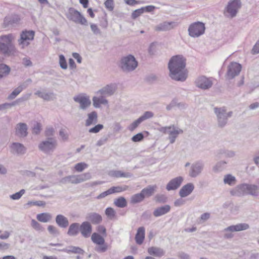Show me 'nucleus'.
Returning a JSON list of instances; mask_svg holds the SVG:
<instances>
[{"instance_id":"5","label":"nucleus","mask_w":259,"mask_h":259,"mask_svg":"<svg viewBox=\"0 0 259 259\" xmlns=\"http://www.w3.org/2000/svg\"><path fill=\"white\" fill-rule=\"evenodd\" d=\"M138 65L135 58L132 55L124 57L121 60V68L125 71H131L135 69Z\"/></svg>"},{"instance_id":"6","label":"nucleus","mask_w":259,"mask_h":259,"mask_svg":"<svg viewBox=\"0 0 259 259\" xmlns=\"http://www.w3.org/2000/svg\"><path fill=\"white\" fill-rule=\"evenodd\" d=\"M92 241L99 245L96 247V250L100 252H105L108 249V245L105 243V240L103 237L97 233H94L91 237Z\"/></svg>"},{"instance_id":"41","label":"nucleus","mask_w":259,"mask_h":259,"mask_svg":"<svg viewBox=\"0 0 259 259\" xmlns=\"http://www.w3.org/2000/svg\"><path fill=\"white\" fill-rule=\"evenodd\" d=\"M27 205L29 206H44L46 205V202L43 201H29L27 203Z\"/></svg>"},{"instance_id":"31","label":"nucleus","mask_w":259,"mask_h":259,"mask_svg":"<svg viewBox=\"0 0 259 259\" xmlns=\"http://www.w3.org/2000/svg\"><path fill=\"white\" fill-rule=\"evenodd\" d=\"M10 71V68L6 65L0 64V78L7 75Z\"/></svg>"},{"instance_id":"21","label":"nucleus","mask_w":259,"mask_h":259,"mask_svg":"<svg viewBox=\"0 0 259 259\" xmlns=\"http://www.w3.org/2000/svg\"><path fill=\"white\" fill-rule=\"evenodd\" d=\"M56 221L57 224L61 227L66 228L68 225V221L64 216L59 214L56 217Z\"/></svg>"},{"instance_id":"62","label":"nucleus","mask_w":259,"mask_h":259,"mask_svg":"<svg viewBox=\"0 0 259 259\" xmlns=\"http://www.w3.org/2000/svg\"><path fill=\"white\" fill-rule=\"evenodd\" d=\"M125 2L127 5L131 6H134L140 3L139 2L136 0H125Z\"/></svg>"},{"instance_id":"56","label":"nucleus","mask_w":259,"mask_h":259,"mask_svg":"<svg viewBox=\"0 0 259 259\" xmlns=\"http://www.w3.org/2000/svg\"><path fill=\"white\" fill-rule=\"evenodd\" d=\"M228 207H229L230 211L232 213H235L238 209V207L233 203H230L228 205Z\"/></svg>"},{"instance_id":"59","label":"nucleus","mask_w":259,"mask_h":259,"mask_svg":"<svg viewBox=\"0 0 259 259\" xmlns=\"http://www.w3.org/2000/svg\"><path fill=\"white\" fill-rule=\"evenodd\" d=\"M171 128H172L171 126L162 127L159 129V131L163 133V134H166V133L169 134L168 131H169V130H170L171 129Z\"/></svg>"},{"instance_id":"32","label":"nucleus","mask_w":259,"mask_h":259,"mask_svg":"<svg viewBox=\"0 0 259 259\" xmlns=\"http://www.w3.org/2000/svg\"><path fill=\"white\" fill-rule=\"evenodd\" d=\"M202 167L199 164H195L192 167L191 171L190 172V175L192 177L197 176L201 171Z\"/></svg>"},{"instance_id":"13","label":"nucleus","mask_w":259,"mask_h":259,"mask_svg":"<svg viewBox=\"0 0 259 259\" xmlns=\"http://www.w3.org/2000/svg\"><path fill=\"white\" fill-rule=\"evenodd\" d=\"M196 84L200 88L207 89L211 87L212 83L210 79L204 76H201L197 79Z\"/></svg>"},{"instance_id":"38","label":"nucleus","mask_w":259,"mask_h":259,"mask_svg":"<svg viewBox=\"0 0 259 259\" xmlns=\"http://www.w3.org/2000/svg\"><path fill=\"white\" fill-rule=\"evenodd\" d=\"M144 198V196L143 195L142 192L140 193L133 195L131 198V202L136 203L141 202Z\"/></svg>"},{"instance_id":"25","label":"nucleus","mask_w":259,"mask_h":259,"mask_svg":"<svg viewBox=\"0 0 259 259\" xmlns=\"http://www.w3.org/2000/svg\"><path fill=\"white\" fill-rule=\"evenodd\" d=\"M172 128L170 130H169V134L170 135V142L171 143H174L175 141V138L180 133H183V131L180 129H177L175 127L172 125L171 126Z\"/></svg>"},{"instance_id":"60","label":"nucleus","mask_w":259,"mask_h":259,"mask_svg":"<svg viewBox=\"0 0 259 259\" xmlns=\"http://www.w3.org/2000/svg\"><path fill=\"white\" fill-rule=\"evenodd\" d=\"M40 127H41V126H40V124L37 123L36 125L33 127V128L32 130L33 133H34L36 134H37L38 133H39L40 131V129H41Z\"/></svg>"},{"instance_id":"53","label":"nucleus","mask_w":259,"mask_h":259,"mask_svg":"<svg viewBox=\"0 0 259 259\" xmlns=\"http://www.w3.org/2000/svg\"><path fill=\"white\" fill-rule=\"evenodd\" d=\"M259 53V39L255 44L251 50V54L253 55Z\"/></svg>"},{"instance_id":"36","label":"nucleus","mask_w":259,"mask_h":259,"mask_svg":"<svg viewBox=\"0 0 259 259\" xmlns=\"http://www.w3.org/2000/svg\"><path fill=\"white\" fill-rule=\"evenodd\" d=\"M156 188V186H150L144 189L141 192L145 197H149L152 195Z\"/></svg>"},{"instance_id":"16","label":"nucleus","mask_w":259,"mask_h":259,"mask_svg":"<svg viewBox=\"0 0 259 259\" xmlns=\"http://www.w3.org/2000/svg\"><path fill=\"white\" fill-rule=\"evenodd\" d=\"M92 230V226L90 223L88 222L82 223L80 226V232L85 237H88L90 236Z\"/></svg>"},{"instance_id":"57","label":"nucleus","mask_w":259,"mask_h":259,"mask_svg":"<svg viewBox=\"0 0 259 259\" xmlns=\"http://www.w3.org/2000/svg\"><path fill=\"white\" fill-rule=\"evenodd\" d=\"M48 230L49 232L52 234H56L58 233L56 227L52 225L48 226Z\"/></svg>"},{"instance_id":"63","label":"nucleus","mask_w":259,"mask_h":259,"mask_svg":"<svg viewBox=\"0 0 259 259\" xmlns=\"http://www.w3.org/2000/svg\"><path fill=\"white\" fill-rule=\"evenodd\" d=\"M72 56L74 57V58L75 59L77 60L78 63H81V57L79 55V54H78L77 53H73Z\"/></svg>"},{"instance_id":"55","label":"nucleus","mask_w":259,"mask_h":259,"mask_svg":"<svg viewBox=\"0 0 259 259\" xmlns=\"http://www.w3.org/2000/svg\"><path fill=\"white\" fill-rule=\"evenodd\" d=\"M97 230L99 233L102 234L104 236H106V229L104 226L102 225L98 226Z\"/></svg>"},{"instance_id":"12","label":"nucleus","mask_w":259,"mask_h":259,"mask_svg":"<svg viewBox=\"0 0 259 259\" xmlns=\"http://www.w3.org/2000/svg\"><path fill=\"white\" fill-rule=\"evenodd\" d=\"M74 100L80 104L82 109H85L90 106L91 104L90 98L83 94H80L74 97Z\"/></svg>"},{"instance_id":"18","label":"nucleus","mask_w":259,"mask_h":259,"mask_svg":"<svg viewBox=\"0 0 259 259\" xmlns=\"http://www.w3.org/2000/svg\"><path fill=\"white\" fill-rule=\"evenodd\" d=\"M27 126L25 123H19L17 125L16 128V134L21 137H25L27 134Z\"/></svg>"},{"instance_id":"30","label":"nucleus","mask_w":259,"mask_h":259,"mask_svg":"<svg viewBox=\"0 0 259 259\" xmlns=\"http://www.w3.org/2000/svg\"><path fill=\"white\" fill-rule=\"evenodd\" d=\"M63 251H65L68 253H78V254H83V250L79 247H75V246H70L68 249H64L62 250Z\"/></svg>"},{"instance_id":"33","label":"nucleus","mask_w":259,"mask_h":259,"mask_svg":"<svg viewBox=\"0 0 259 259\" xmlns=\"http://www.w3.org/2000/svg\"><path fill=\"white\" fill-rule=\"evenodd\" d=\"M12 148L18 153H23L25 151V147L19 143H13L12 145Z\"/></svg>"},{"instance_id":"47","label":"nucleus","mask_w":259,"mask_h":259,"mask_svg":"<svg viewBox=\"0 0 259 259\" xmlns=\"http://www.w3.org/2000/svg\"><path fill=\"white\" fill-rule=\"evenodd\" d=\"M237 183L236 178L230 174H228V185L230 186L235 185Z\"/></svg>"},{"instance_id":"20","label":"nucleus","mask_w":259,"mask_h":259,"mask_svg":"<svg viewBox=\"0 0 259 259\" xmlns=\"http://www.w3.org/2000/svg\"><path fill=\"white\" fill-rule=\"evenodd\" d=\"M88 175L87 174H85L79 176H69L67 178L69 179V181L71 183L77 184L85 181L87 179V176Z\"/></svg>"},{"instance_id":"50","label":"nucleus","mask_w":259,"mask_h":259,"mask_svg":"<svg viewBox=\"0 0 259 259\" xmlns=\"http://www.w3.org/2000/svg\"><path fill=\"white\" fill-rule=\"evenodd\" d=\"M144 139L143 135L142 133H138L136 135L134 136L132 140L134 142H138L141 141Z\"/></svg>"},{"instance_id":"40","label":"nucleus","mask_w":259,"mask_h":259,"mask_svg":"<svg viewBox=\"0 0 259 259\" xmlns=\"http://www.w3.org/2000/svg\"><path fill=\"white\" fill-rule=\"evenodd\" d=\"M106 215L110 219H113L115 216V211L113 208L108 207L105 210Z\"/></svg>"},{"instance_id":"44","label":"nucleus","mask_w":259,"mask_h":259,"mask_svg":"<svg viewBox=\"0 0 259 259\" xmlns=\"http://www.w3.org/2000/svg\"><path fill=\"white\" fill-rule=\"evenodd\" d=\"M23 88L22 86H19L9 96V98L13 99L15 98L22 91Z\"/></svg>"},{"instance_id":"27","label":"nucleus","mask_w":259,"mask_h":259,"mask_svg":"<svg viewBox=\"0 0 259 259\" xmlns=\"http://www.w3.org/2000/svg\"><path fill=\"white\" fill-rule=\"evenodd\" d=\"M52 218L51 215L49 213H41L38 214L36 216L37 220L43 223H46L51 220Z\"/></svg>"},{"instance_id":"17","label":"nucleus","mask_w":259,"mask_h":259,"mask_svg":"<svg viewBox=\"0 0 259 259\" xmlns=\"http://www.w3.org/2000/svg\"><path fill=\"white\" fill-rule=\"evenodd\" d=\"M249 228V225L246 223H240L236 225L231 226L228 227V231L235 232L246 230Z\"/></svg>"},{"instance_id":"3","label":"nucleus","mask_w":259,"mask_h":259,"mask_svg":"<svg viewBox=\"0 0 259 259\" xmlns=\"http://www.w3.org/2000/svg\"><path fill=\"white\" fill-rule=\"evenodd\" d=\"M14 37L12 34L0 36V54L7 56L14 55L16 49L13 44Z\"/></svg>"},{"instance_id":"43","label":"nucleus","mask_w":259,"mask_h":259,"mask_svg":"<svg viewBox=\"0 0 259 259\" xmlns=\"http://www.w3.org/2000/svg\"><path fill=\"white\" fill-rule=\"evenodd\" d=\"M88 167V165L83 162H80L77 163L75 166L74 168L77 171L80 172L82 171L83 169Z\"/></svg>"},{"instance_id":"58","label":"nucleus","mask_w":259,"mask_h":259,"mask_svg":"<svg viewBox=\"0 0 259 259\" xmlns=\"http://www.w3.org/2000/svg\"><path fill=\"white\" fill-rule=\"evenodd\" d=\"M91 28L94 33L97 34L100 32V30L96 24H92L91 25Z\"/></svg>"},{"instance_id":"15","label":"nucleus","mask_w":259,"mask_h":259,"mask_svg":"<svg viewBox=\"0 0 259 259\" xmlns=\"http://www.w3.org/2000/svg\"><path fill=\"white\" fill-rule=\"evenodd\" d=\"M194 189V186L192 183H188L184 186L179 192L180 195L182 197H185L191 193Z\"/></svg>"},{"instance_id":"4","label":"nucleus","mask_w":259,"mask_h":259,"mask_svg":"<svg viewBox=\"0 0 259 259\" xmlns=\"http://www.w3.org/2000/svg\"><path fill=\"white\" fill-rule=\"evenodd\" d=\"M205 31L204 23L196 22L191 24L188 28L189 34L192 37H198L204 34Z\"/></svg>"},{"instance_id":"2","label":"nucleus","mask_w":259,"mask_h":259,"mask_svg":"<svg viewBox=\"0 0 259 259\" xmlns=\"http://www.w3.org/2000/svg\"><path fill=\"white\" fill-rule=\"evenodd\" d=\"M230 193L232 196H243L249 195L253 197L259 195L258 187L256 184L244 183L237 185L235 188L231 189Z\"/></svg>"},{"instance_id":"10","label":"nucleus","mask_w":259,"mask_h":259,"mask_svg":"<svg viewBox=\"0 0 259 259\" xmlns=\"http://www.w3.org/2000/svg\"><path fill=\"white\" fill-rule=\"evenodd\" d=\"M241 65L236 62H232L228 68V79H231L237 76L241 70Z\"/></svg>"},{"instance_id":"8","label":"nucleus","mask_w":259,"mask_h":259,"mask_svg":"<svg viewBox=\"0 0 259 259\" xmlns=\"http://www.w3.org/2000/svg\"><path fill=\"white\" fill-rule=\"evenodd\" d=\"M34 32L33 31H23L21 34V37L19 40V44L22 48L28 46L30 40L33 39Z\"/></svg>"},{"instance_id":"26","label":"nucleus","mask_w":259,"mask_h":259,"mask_svg":"<svg viewBox=\"0 0 259 259\" xmlns=\"http://www.w3.org/2000/svg\"><path fill=\"white\" fill-rule=\"evenodd\" d=\"M88 219L94 224H99L102 220V217L96 213L90 214L88 217Z\"/></svg>"},{"instance_id":"23","label":"nucleus","mask_w":259,"mask_h":259,"mask_svg":"<svg viewBox=\"0 0 259 259\" xmlns=\"http://www.w3.org/2000/svg\"><path fill=\"white\" fill-rule=\"evenodd\" d=\"M170 210V206L169 205H165L156 209L153 214L155 217H159L168 212Z\"/></svg>"},{"instance_id":"64","label":"nucleus","mask_w":259,"mask_h":259,"mask_svg":"<svg viewBox=\"0 0 259 259\" xmlns=\"http://www.w3.org/2000/svg\"><path fill=\"white\" fill-rule=\"evenodd\" d=\"M54 130L53 128H48L45 131V135L46 136H50L53 134Z\"/></svg>"},{"instance_id":"11","label":"nucleus","mask_w":259,"mask_h":259,"mask_svg":"<svg viewBox=\"0 0 259 259\" xmlns=\"http://www.w3.org/2000/svg\"><path fill=\"white\" fill-rule=\"evenodd\" d=\"M56 141L53 138L48 139L47 141L42 142L39 145V148L40 150L48 152L54 150L56 146Z\"/></svg>"},{"instance_id":"37","label":"nucleus","mask_w":259,"mask_h":259,"mask_svg":"<svg viewBox=\"0 0 259 259\" xmlns=\"http://www.w3.org/2000/svg\"><path fill=\"white\" fill-rule=\"evenodd\" d=\"M171 28V23L164 22L162 24H160L155 28L156 31H166Z\"/></svg>"},{"instance_id":"54","label":"nucleus","mask_w":259,"mask_h":259,"mask_svg":"<svg viewBox=\"0 0 259 259\" xmlns=\"http://www.w3.org/2000/svg\"><path fill=\"white\" fill-rule=\"evenodd\" d=\"M153 116V113L149 111L146 112L143 116L140 117L142 121H143L146 119L152 117Z\"/></svg>"},{"instance_id":"19","label":"nucleus","mask_w":259,"mask_h":259,"mask_svg":"<svg viewBox=\"0 0 259 259\" xmlns=\"http://www.w3.org/2000/svg\"><path fill=\"white\" fill-rule=\"evenodd\" d=\"M145 238V229L144 227H140L136 235L135 239L137 244H141Z\"/></svg>"},{"instance_id":"46","label":"nucleus","mask_w":259,"mask_h":259,"mask_svg":"<svg viewBox=\"0 0 259 259\" xmlns=\"http://www.w3.org/2000/svg\"><path fill=\"white\" fill-rule=\"evenodd\" d=\"M24 193L25 190L22 189L19 192L11 195L10 198L13 200L19 199L24 194Z\"/></svg>"},{"instance_id":"35","label":"nucleus","mask_w":259,"mask_h":259,"mask_svg":"<svg viewBox=\"0 0 259 259\" xmlns=\"http://www.w3.org/2000/svg\"><path fill=\"white\" fill-rule=\"evenodd\" d=\"M79 225L77 223L72 224L69 227L68 234L69 235H74L77 234L78 231Z\"/></svg>"},{"instance_id":"28","label":"nucleus","mask_w":259,"mask_h":259,"mask_svg":"<svg viewBox=\"0 0 259 259\" xmlns=\"http://www.w3.org/2000/svg\"><path fill=\"white\" fill-rule=\"evenodd\" d=\"M94 106L97 108L99 107L102 104H106L107 101L102 96L101 98L94 97L93 99Z\"/></svg>"},{"instance_id":"22","label":"nucleus","mask_w":259,"mask_h":259,"mask_svg":"<svg viewBox=\"0 0 259 259\" xmlns=\"http://www.w3.org/2000/svg\"><path fill=\"white\" fill-rule=\"evenodd\" d=\"M115 89L111 85H107L103 89L98 92V94L102 96H110L115 91Z\"/></svg>"},{"instance_id":"49","label":"nucleus","mask_w":259,"mask_h":259,"mask_svg":"<svg viewBox=\"0 0 259 259\" xmlns=\"http://www.w3.org/2000/svg\"><path fill=\"white\" fill-rule=\"evenodd\" d=\"M142 121L141 120V119H140V118H138L137 120H135L130 125V126L128 127L129 130L131 131H134Z\"/></svg>"},{"instance_id":"51","label":"nucleus","mask_w":259,"mask_h":259,"mask_svg":"<svg viewBox=\"0 0 259 259\" xmlns=\"http://www.w3.org/2000/svg\"><path fill=\"white\" fill-rule=\"evenodd\" d=\"M103 128V125L99 124L98 125H96L94 127L90 128L89 130V132L93 133H97L99 132L100 130H101Z\"/></svg>"},{"instance_id":"61","label":"nucleus","mask_w":259,"mask_h":259,"mask_svg":"<svg viewBox=\"0 0 259 259\" xmlns=\"http://www.w3.org/2000/svg\"><path fill=\"white\" fill-rule=\"evenodd\" d=\"M110 194H111V192L110 191V189H109L108 190L105 191V192H103V193H101L98 196V198H104L105 197H106V196L108 195H110Z\"/></svg>"},{"instance_id":"45","label":"nucleus","mask_w":259,"mask_h":259,"mask_svg":"<svg viewBox=\"0 0 259 259\" xmlns=\"http://www.w3.org/2000/svg\"><path fill=\"white\" fill-rule=\"evenodd\" d=\"M59 64L61 67L64 69H65L67 67V63L65 59L64 56L63 55L59 56Z\"/></svg>"},{"instance_id":"42","label":"nucleus","mask_w":259,"mask_h":259,"mask_svg":"<svg viewBox=\"0 0 259 259\" xmlns=\"http://www.w3.org/2000/svg\"><path fill=\"white\" fill-rule=\"evenodd\" d=\"M105 8L109 11H112L114 9L113 0H106L104 3Z\"/></svg>"},{"instance_id":"52","label":"nucleus","mask_w":259,"mask_h":259,"mask_svg":"<svg viewBox=\"0 0 259 259\" xmlns=\"http://www.w3.org/2000/svg\"><path fill=\"white\" fill-rule=\"evenodd\" d=\"M31 225L36 230H40L42 229L41 225L35 220H32Z\"/></svg>"},{"instance_id":"24","label":"nucleus","mask_w":259,"mask_h":259,"mask_svg":"<svg viewBox=\"0 0 259 259\" xmlns=\"http://www.w3.org/2000/svg\"><path fill=\"white\" fill-rule=\"evenodd\" d=\"M148 252L150 254L153 255L157 257H161L164 254V252L161 249L154 247L149 248Z\"/></svg>"},{"instance_id":"1","label":"nucleus","mask_w":259,"mask_h":259,"mask_svg":"<svg viewBox=\"0 0 259 259\" xmlns=\"http://www.w3.org/2000/svg\"><path fill=\"white\" fill-rule=\"evenodd\" d=\"M186 65V60L183 56H173L168 63L170 77L178 81H184L187 77L188 74Z\"/></svg>"},{"instance_id":"7","label":"nucleus","mask_w":259,"mask_h":259,"mask_svg":"<svg viewBox=\"0 0 259 259\" xmlns=\"http://www.w3.org/2000/svg\"><path fill=\"white\" fill-rule=\"evenodd\" d=\"M241 6V0H230L228 4V17H235Z\"/></svg>"},{"instance_id":"48","label":"nucleus","mask_w":259,"mask_h":259,"mask_svg":"<svg viewBox=\"0 0 259 259\" xmlns=\"http://www.w3.org/2000/svg\"><path fill=\"white\" fill-rule=\"evenodd\" d=\"M144 12V8H141L134 11L132 14V17L133 19H136Z\"/></svg>"},{"instance_id":"39","label":"nucleus","mask_w":259,"mask_h":259,"mask_svg":"<svg viewBox=\"0 0 259 259\" xmlns=\"http://www.w3.org/2000/svg\"><path fill=\"white\" fill-rule=\"evenodd\" d=\"M127 186H125L123 188L120 187V186H117V187H112L110 188L109 189L111 192V193L113 194L115 193H119V192L124 191L126 190L127 189Z\"/></svg>"},{"instance_id":"14","label":"nucleus","mask_w":259,"mask_h":259,"mask_svg":"<svg viewBox=\"0 0 259 259\" xmlns=\"http://www.w3.org/2000/svg\"><path fill=\"white\" fill-rule=\"evenodd\" d=\"M183 180L181 177H177L171 180L167 185L166 189L169 191L177 189L181 185Z\"/></svg>"},{"instance_id":"29","label":"nucleus","mask_w":259,"mask_h":259,"mask_svg":"<svg viewBox=\"0 0 259 259\" xmlns=\"http://www.w3.org/2000/svg\"><path fill=\"white\" fill-rule=\"evenodd\" d=\"M97 119V114L95 111H93L88 114V118L86 120L85 125L89 126L93 122H96Z\"/></svg>"},{"instance_id":"9","label":"nucleus","mask_w":259,"mask_h":259,"mask_svg":"<svg viewBox=\"0 0 259 259\" xmlns=\"http://www.w3.org/2000/svg\"><path fill=\"white\" fill-rule=\"evenodd\" d=\"M69 18L74 22L81 25H87L88 24V21L85 18L76 10L72 9L70 11Z\"/></svg>"},{"instance_id":"34","label":"nucleus","mask_w":259,"mask_h":259,"mask_svg":"<svg viewBox=\"0 0 259 259\" xmlns=\"http://www.w3.org/2000/svg\"><path fill=\"white\" fill-rule=\"evenodd\" d=\"M114 204L118 207H124L126 206L127 202L124 197H120L115 200Z\"/></svg>"}]
</instances>
